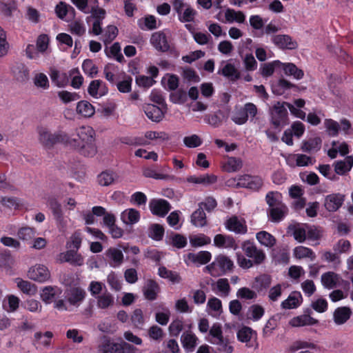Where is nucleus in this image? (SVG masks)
Masks as SVG:
<instances>
[{
  "instance_id": "5701e85b",
  "label": "nucleus",
  "mask_w": 353,
  "mask_h": 353,
  "mask_svg": "<svg viewBox=\"0 0 353 353\" xmlns=\"http://www.w3.org/2000/svg\"><path fill=\"white\" fill-rule=\"evenodd\" d=\"M288 208L285 204L275 208H268V216L269 219L274 223L281 221L288 214Z\"/></svg>"
},
{
  "instance_id": "f3484780",
  "label": "nucleus",
  "mask_w": 353,
  "mask_h": 353,
  "mask_svg": "<svg viewBox=\"0 0 353 353\" xmlns=\"http://www.w3.org/2000/svg\"><path fill=\"white\" fill-rule=\"evenodd\" d=\"M227 230L236 234H244L248 232V227L245 221H241L236 216H232L225 223Z\"/></svg>"
},
{
  "instance_id": "49530a36",
  "label": "nucleus",
  "mask_w": 353,
  "mask_h": 353,
  "mask_svg": "<svg viewBox=\"0 0 353 353\" xmlns=\"http://www.w3.org/2000/svg\"><path fill=\"white\" fill-rule=\"evenodd\" d=\"M191 223L196 227H203L207 224L206 215L202 208L199 207L192 214Z\"/></svg>"
},
{
  "instance_id": "c85d7f7f",
  "label": "nucleus",
  "mask_w": 353,
  "mask_h": 353,
  "mask_svg": "<svg viewBox=\"0 0 353 353\" xmlns=\"http://www.w3.org/2000/svg\"><path fill=\"white\" fill-rule=\"evenodd\" d=\"M334 172L339 175H344L348 172L353 166V158L347 156L345 161H337L334 163Z\"/></svg>"
},
{
  "instance_id": "3c124183",
  "label": "nucleus",
  "mask_w": 353,
  "mask_h": 353,
  "mask_svg": "<svg viewBox=\"0 0 353 353\" xmlns=\"http://www.w3.org/2000/svg\"><path fill=\"white\" fill-rule=\"evenodd\" d=\"M158 274L161 278L169 279L173 283H178L181 281V277L177 272L169 270L164 266L159 268Z\"/></svg>"
},
{
  "instance_id": "412c9836",
  "label": "nucleus",
  "mask_w": 353,
  "mask_h": 353,
  "mask_svg": "<svg viewBox=\"0 0 353 353\" xmlns=\"http://www.w3.org/2000/svg\"><path fill=\"white\" fill-rule=\"evenodd\" d=\"M108 89L105 84L99 79L93 80L90 83L88 92L94 98H99L108 93Z\"/></svg>"
},
{
  "instance_id": "a18cd8bd",
  "label": "nucleus",
  "mask_w": 353,
  "mask_h": 353,
  "mask_svg": "<svg viewBox=\"0 0 353 353\" xmlns=\"http://www.w3.org/2000/svg\"><path fill=\"white\" fill-rule=\"evenodd\" d=\"M294 256L299 259L308 258L311 261H314L316 259V254L312 249L302 245L297 246L294 249Z\"/></svg>"
},
{
  "instance_id": "f257e3e1",
  "label": "nucleus",
  "mask_w": 353,
  "mask_h": 353,
  "mask_svg": "<svg viewBox=\"0 0 353 353\" xmlns=\"http://www.w3.org/2000/svg\"><path fill=\"white\" fill-rule=\"evenodd\" d=\"M94 136L95 132L92 127L83 125L77 130V138L71 139L69 137L68 145L80 154L92 157L97 153Z\"/></svg>"
},
{
  "instance_id": "bf43d9fd",
  "label": "nucleus",
  "mask_w": 353,
  "mask_h": 353,
  "mask_svg": "<svg viewBox=\"0 0 353 353\" xmlns=\"http://www.w3.org/2000/svg\"><path fill=\"white\" fill-rule=\"evenodd\" d=\"M131 321L133 325L139 329H141L143 325L145 323V320L143 317V313L141 309L137 308L135 309L131 315Z\"/></svg>"
},
{
  "instance_id": "dca6fc26",
  "label": "nucleus",
  "mask_w": 353,
  "mask_h": 353,
  "mask_svg": "<svg viewBox=\"0 0 353 353\" xmlns=\"http://www.w3.org/2000/svg\"><path fill=\"white\" fill-rule=\"evenodd\" d=\"M61 262H67L73 266H81L84 263L83 256L74 250H68L60 254Z\"/></svg>"
},
{
  "instance_id": "b1692460",
  "label": "nucleus",
  "mask_w": 353,
  "mask_h": 353,
  "mask_svg": "<svg viewBox=\"0 0 353 353\" xmlns=\"http://www.w3.org/2000/svg\"><path fill=\"white\" fill-rule=\"evenodd\" d=\"M352 315V310L350 307L342 306L337 307L333 314V319L336 325L345 323Z\"/></svg>"
},
{
  "instance_id": "8fccbe9b",
  "label": "nucleus",
  "mask_w": 353,
  "mask_h": 353,
  "mask_svg": "<svg viewBox=\"0 0 353 353\" xmlns=\"http://www.w3.org/2000/svg\"><path fill=\"white\" fill-rule=\"evenodd\" d=\"M211 243V239L204 234L190 236V243L193 248L202 247Z\"/></svg>"
},
{
  "instance_id": "864d4df0",
  "label": "nucleus",
  "mask_w": 353,
  "mask_h": 353,
  "mask_svg": "<svg viewBox=\"0 0 353 353\" xmlns=\"http://www.w3.org/2000/svg\"><path fill=\"white\" fill-rule=\"evenodd\" d=\"M85 296L84 290L79 288H73L69 294L68 301L72 305H75L79 302L82 301Z\"/></svg>"
},
{
  "instance_id": "473e14b6",
  "label": "nucleus",
  "mask_w": 353,
  "mask_h": 353,
  "mask_svg": "<svg viewBox=\"0 0 353 353\" xmlns=\"http://www.w3.org/2000/svg\"><path fill=\"white\" fill-rule=\"evenodd\" d=\"M219 74L228 78L230 81L234 82L239 80L241 77L240 72L235 68V66L230 63H226Z\"/></svg>"
},
{
  "instance_id": "4c0bfd02",
  "label": "nucleus",
  "mask_w": 353,
  "mask_h": 353,
  "mask_svg": "<svg viewBox=\"0 0 353 353\" xmlns=\"http://www.w3.org/2000/svg\"><path fill=\"white\" fill-rule=\"evenodd\" d=\"M256 239L262 245L267 248H272L276 243V238L266 231H260L256 233Z\"/></svg>"
},
{
  "instance_id": "a211bd4d",
  "label": "nucleus",
  "mask_w": 353,
  "mask_h": 353,
  "mask_svg": "<svg viewBox=\"0 0 353 353\" xmlns=\"http://www.w3.org/2000/svg\"><path fill=\"white\" fill-rule=\"evenodd\" d=\"M75 72H78L77 69L71 70L69 73L60 72L58 70H54L51 72L50 77L57 86L59 88L65 87L69 83V80Z\"/></svg>"
},
{
  "instance_id": "a19ab883",
  "label": "nucleus",
  "mask_w": 353,
  "mask_h": 353,
  "mask_svg": "<svg viewBox=\"0 0 353 353\" xmlns=\"http://www.w3.org/2000/svg\"><path fill=\"white\" fill-rule=\"evenodd\" d=\"M77 112L84 117H90L94 112V106L87 101H80L77 105Z\"/></svg>"
},
{
  "instance_id": "9d476101",
  "label": "nucleus",
  "mask_w": 353,
  "mask_h": 353,
  "mask_svg": "<svg viewBox=\"0 0 353 353\" xmlns=\"http://www.w3.org/2000/svg\"><path fill=\"white\" fill-rule=\"evenodd\" d=\"M149 208L152 214L164 217L170 210L171 205L167 200L153 199L149 203Z\"/></svg>"
},
{
  "instance_id": "1a4fd4ad",
  "label": "nucleus",
  "mask_w": 353,
  "mask_h": 353,
  "mask_svg": "<svg viewBox=\"0 0 353 353\" xmlns=\"http://www.w3.org/2000/svg\"><path fill=\"white\" fill-rule=\"evenodd\" d=\"M143 110L150 120L159 123L165 117L167 107L160 108L154 104L147 103L143 105Z\"/></svg>"
},
{
  "instance_id": "052dcab7",
  "label": "nucleus",
  "mask_w": 353,
  "mask_h": 353,
  "mask_svg": "<svg viewBox=\"0 0 353 353\" xmlns=\"http://www.w3.org/2000/svg\"><path fill=\"white\" fill-rule=\"evenodd\" d=\"M17 287L25 294H34L37 292V287L34 284L28 281L18 279Z\"/></svg>"
},
{
  "instance_id": "f704fd0d",
  "label": "nucleus",
  "mask_w": 353,
  "mask_h": 353,
  "mask_svg": "<svg viewBox=\"0 0 353 353\" xmlns=\"http://www.w3.org/2000/svg\"><path fill=\"white\" fill-rule=\"evenodd\" d=\"M302 299V296L299 292H294L281 303V307L283 309L296 308L300 305Z\"/></svg>"
},
{
  "instance_id": "423d86ee",
  "label": "nucleus",
  "mask_w": 353,
  "mask_h": 353,
  "mask_svg": "<svg viewBox=\"0 0 353 353\" xmlns=\"http://www.w3.org/2000/svg\"><path fill=\"white\" fill-rule=\"evenodd\" d=\"M241 249L245 256L253 261L256 265L262 264L266 259L264 251L259 249L253 241L247 240L243 241L241 243Z\"/></svg>"
},
{
  "instance_id": "2eb2a0df",
  "label": "nucleus",
  "mask_w": 353,
  "mask_h": 353,
  "mask_svg": "<svg viewBox=\"0 0 353 353\" xmlns=\"http://www.w3.org/2000/svg\"><path fill=\"white\" fill-rule=\"evenodd\" d=\"M345 196L341 194H330L325 199L324 206L329 212H336L344 202Z\"/></svg>"
},
{
  "instance_id": "7ed1b4c3",
  "label": "nucleus",
  "mask_w": 353,
  "mask_h": 353,
  "mask_svg": "<svg viewBox=\"0 0 353 353\" xmlns=\"http://www.w3.org/2000/svg\"><path fill=\"white\" fill-rule=\"evenodd\" d=\"M38 133L40 143L47 149L52 148L57 143L68 145L69 141V136L63 131L52 133L48 128L40 127L38 128Z\"/></svg>"
},
{
  "instance_id": "0e129e2a",
  "label": "nucleus",
  "mask_w": 353,
  "mask_h": 353,
  "mask_svg": "<svg viewBox=\"0 0 353 353\" xmlns=\"http://www.w3.org/2000/svg\"><path fill=\"white\" fill-rule=\"evenodd\" d=\"M57 288L52 286L45 287L41 294V299L46 303L51 302L57 295Z\"/></svg>"
},
{
  "instance_id": "e2e57ef3",
  "label": "nucleus",
  "mask_w": 353,
  "mask_h": 353,
  "mask_svg": "<svg viewBox=\"0 0 353 353\" xmlns=\"http://www.w3.org/2000/svg\"><path fill=\"white\" fill-rule=\"evenodd\" d=\"M118 32V28L115 26H108L103 34L105 44L110 43L117 37Z\"/></svg>"
},
{
  "instance_id": "4d7b16f0",
  "label": "nucleus",
  "mask_w": 353,
  "mask_h": 353,
  "mask_svg": "<svg viewBox=\"0 0 353 353\" xmlns=\"http://www.w3.org/2000/svg\"><path fill=\"white\" fill-rule=\"evenodd\" d=\"M170 100L176 104H183L188 100V94L186 91L183 89L171 92L170 94Z\"/></svg>"
},
{
  "instance_id": "a878e982",
  "label": "nucleus",
  "mask_w": 353,
  "mask_h": 353,
  "mask_svg": "<svg viewBox=\"0 0 353 353\" xmlns=\"http://www.w3.org/2000/svg\"><path fill=\"white\" fill-rule=\"evenodd\" d=\"M143 292L147 300L154 301L157 298V294L159 292V285L154 280L149 279L147 281Z\"/></svg>"
},
{
  "instance_id": "4468645a",
  "label": "nucleus",
  "mask_w": 353,
  "mask_h": 353,
  "mask_svg": "<svg viewBox=\"0 0 353 353\" xmlns=\"http://www.w3.org/2000/svg\"><path fill=\"white\" fill-rule=\"evenodd\" d=\"M211 259L212 254L209 251H200L197 253H188L185 261L187 264H188V261H189L196 266H200L208 263Z\"/></svg>"
},
{
  "instance_id": "774afa93",
  "label": "nucleus",
  "mask_w": 353,
  "mask_h": 353,
  "mask_svg": "<svg viewBox=\"0 0 353 353\" xmlns=\"http://www.w3.org/2000/svg\"><path fill=\"white\" fill-rule=\"evenodd\" d=\"M35 230L30 227H23L19 230L17 235L20 239L29 241L35 236Z\"/></svg>"
},
{
  "instance_id": "c9c22d12",
  "label": "nucleus",
  "mask_w": 353,
  "mask_h": 353,
  "mask_svg": "<svg viewBox=\"0 0 353 353\" xmlns=\"http://www.w3.org/2000/svg\"><path fill=\"white\" fill-rule=\"evenodd\" d=\"M321 144L322 140L320 137L310 138L302 142L301 150L305 152H317L321 149Z\"/></svg>"
},
{
  "instance_id": "39448f33",
  "label": "nucleus",
  "mask_w": 353,
  "mask_h": 353,
  "mask_svg": "<svg viewBox=\"0 0 353 353\" xmlns=\"http://www.w3.org/2000/svg\"><path fill=\"white\" fill-rule=\"evenodd\" d=\"M285 101H277L270 108V123L275 129H281L288 124V113Z\"/></svg>"
},
{
  "instance_id": "e433bc0d",
  "label": "nucleus",
  "mask_w": 353,
  "mask_h": 353,
  "mask_svg": "<svg viewBox=\"0 0 353 353\" xmlns=\"http://www.w3.org/2000/svg\"><path fill=\"white\" fill-rule=\"evenodd\" d=\"M53 337V334L50 331H46L43 334L41 332H37L34 334L33 344L41 345L43 347H48L51 344V340Z\"/></svg>"
},
{
  "instance_id": "de8ad7c7",
  "label": "nucleus",
  "mask_w": 353,
  "mask_h": 353,
  "mask_svg": "<svg viewBox=\"0 0 353 353\" xmlns=\"http://www.w3.org/2000/svg\"><path fill=\"white\" fill-rule=\"evenodd\" d=\"M164 228L159 223L152 224L148 229V236L152 239L159 241L163 239Z\"/></svg>"
},
{
  "instance_id": "0eeeda50",
  "label": "nucleus",
  "mask_w": 353,
  "mask_h": 353,
  "mask_svg": "<svg viewBox=\"0 0 353 353\" xmlns=\"http://www.w3.org/2000/svg\"><path fill=\"white\" fill-rule=\"evenodd\" d=\"M257 114L256 105L252 103H246L243 107L236 110L232 115L231 119L237 125L245 124L249 117L252 120Z\"/></svg>"
},
{
  "instance_id": "aec40b11",
  "label": "nucleus",
  "mask_w": 353,
  "mask_h": 353,
  "mask_svg": "<svg viewBox=\"0 0 353 353\" xmlns=\"http://www.w3.org/2000/svg\"><path fill=\"white\" fill-rule=\"evenodd\" d=\"M109 265L112 268L119 267L123 262V254L116 248H110L105 252Z\"/></svg>"
},
{
  "instance_id": "13d9d810",
  "label": "nucleus",
  "mask_w": 353,
  "mask_h": 353,
  "mask_svg": "<svg viewBox=\"0 0 353 353\" xmlns=\"http://www.w3.org/2000/svg\"><path fill=\"white\" fill-rule=\"evenodd\" d=\"M121 143L132 146L145 145L148 143L145 139L140 137H123L120 138Z\"/></svg>"
},
{
  "instance_id": "393cba45",
  "label": "nucleus",
  "mask_w": 353,
  "mask_h": 353,
  "mask_svg": "<svg viewBox=\"0 0 353 353\" xmlns=\"http://www.w3.org/2000/svg\"><path fill=\"white\" fill-rule=\"evenodd\" d=\"M341 276L334 272H327L321 275V283L327 289H333L337 287Z\"/></svg>"
},
{
  "instance_id": "69168bd1",
  "label": "nucleus",
  "mask_w": 353,
  "mask_h": 353,
  "mask_svg": "<svg viewBox=\"0 0 353 353\" xmlns=\"http://www.w3.org/2000/svg\"><path fill=\"white\" fill-rule=\"evenodd\" d=\"M325 127L330 136H337L340 130V125L333 119H327L325 120Z\"/></svg>"
},
{
  "instance_id": "f8f14e48",
  "label": "nucleus",
  "mask_w": 353,
  "mask_h": 353,
  "mask_svg": "<svg viewBox=\"0 0 353 353\" xmlns=\"http://www.w3.org/2000/svg\"><path fill=\"white\" fill-rule=\"evenodd\" d=\"M28 276L31 280L43 283L49 279L50 274L47 267L39 264L30 268Z\"/></svg>"
},
{
  "instance_id": "603ef678",
  "label": "nucleus",
  "mask_w": 353,
  "mask_h": 353,
  "mask_svg": "<svg viewBox=\"0 0 353 353\" xmlns=\"http://www.w3.org/2000/svg\"><path fill=\"white\" fill-rule=\"evenodd\" d=\"M55 12L59 19H64L68 13L71 12L74 15L75 10L73 7L68 5L65 2L60 1L55 7Z\"/></svg>"
},
{
  "instance_id": "09e8293b",
  "label": "nucleus",
  "mask_w": 353,
  "mask_h": 353,
  "mask_svg": "<svg viewBox=\"0 0 353 353\" xmlns=\"http://www.w3.org/2000/svg\"><path fill=\"white\" fill-rule=\"evenodd\" d=\"M237 339L242 343H248L254 336L256 338V332L251 327L244 326L237 332Z\"/></svg>"
},
{
  "instance_id": "5fc2aeb1",
  "label": "nucleus",
  "mask_w": 353,
  "mask_h": 353,
  "mask_svg": "<svg viewBox=\"0 0 353 353\" xmlns=\"http://www.w3.org/2000/svg\"><path fill=\"white\" fill-rule=\"evenodd\" d=\"M82 243V236L79 231L74 232L70 237V241L66 243V247L69 250H74L78 252Z\"/></svg>"
},
{
  "instance_id": "20e7f679",
  "label": "nucleus",
  "mask_w": 353,
  "mask_h": 353,
  "mask_svg": "<svg viewBox=\"0 0 353 353\" xmlns=\"http://www.w3.org/2000/svg\"><path fill=\"white\" fill-rule=\"evenodd\" d=\"M205 268L212 276H219L232 272L234 268V263L228 256L224 254H219Z\"/></svg>"
},
{
  "instance_id": "680f3d73",
  "label": "nucleus",
  "mask_w": 353,
  "mask_h": 353,
  "mask_svg": "<svg viewBox=\"0 0 353 353\" xmlns=\"http://www.w3.org/2000/svg\"><path fill=\"white\" fill-rule=\"evenodd\" d=\"M114 303V297L110 293H105L98 296L97 305L99 308L105 309Z\"/></svg>"
},
{
  "instance_id": "c03bdc74",
  "label": "nucleus",
  "mask_w": 353,
  "mask_h": 353,
  "mask_svg": "<svg viewBox=\"0 0 353 353\" xmlns=\"http://www.w3.org/2000/svg\"><path fill=\"white\" fill-rule=\"evenodd\" d=\"M121 219L126 224H134L140 219L139 212L134 208H130L125 210L121 215Z\"/></svg>"
},
{
  "instance_id": "72a5a7b5",
  "label": "nucleus",
  "mask_w": 353,
  "mask_h": 353,
  "mask_svg": "<svg viewBox=\"0 0 353 353\" xmlns=\"http://www.w3.org/2000/svg\"><path fill=\"white\" fill-rule=\"evenodd\" d=\"M198 339L196 335L191 332L183 333L181 337V341L183 348L187 352H192L196 347Z\"/></svg>"
},
{
  "instance_id": "cd10ccee",
  "label": "nucleus",
  "mask_w": 353,
  "mask_h": 353,
  "mask_svg": "<svg viewBox=\"0 0 353 353\" xmlns=\"http://www.w3.org/2000/svg\"><path fill=\"white\" fill-rule=\"evenodd\" d=\"M14 78L19 81H25L29 77V70L23 63H16L11 68Z\"/></svg>"
},
{
  "instance_id": "58836bf2",
  "label": "nucleus",
  "mask_w": 353,
  "mask_h": 353,
  "mask_svg": "<svg viewBox=\"0 0 353 353\" xmlns=\"http://www.w3.org/2000/svg\"><path fill=\"white\" fill-rule=\"evenodd\" d=\"M117 177V173L108 170L102 172L97 176V181L101 186H109L114 182Z\"/></svg>"
},
{
  "instance_id": "6e6552de",
  "label": "nucleus",
  "mask_w": 353,
  "mask_h": 353,
  "mask_svg": "<svg viewBox=\"0 0 353 353\" xmlns=\"http://www.w3.org/2000/svg\"><path fill=\"white\" fill-rule=\"evenodd\" d=\"M263 185V181L259 176L243 174L237 178L236 186L259 191Z\"/></svg>"
},
{
  "instance_id": "79ce46f5",
  "label": "nucleus",
  "mask_w": 353,
  "mask_h": 353,
  "mask_svg": "<svg viewBox=\"0 0 353 353\" xmlns=\"http://www.w3.org/2000/svg\"><path fill=\"white\" fill-rule=\"evenodd\" d=\"M265 201L269 208L280 206L284 203L282 202V194L277 191H270L265 195Z\"/></svg>"
},
{
  "instance_id": "4be33fe9",
  "label": "nucleus",
  "mask_w": 353,
  "mask_h": 353,
  "mask_svg": "<svg viewBox=\"0 0 353 353\" xmlns=\"http://www.w3.org/2000/svg\"><path fill=\"white\" fill-rule=\"evenodd\" d=\"M272 276L268 274H261L254 278L252 288L259 293L265 292L272 283Z\"/></svg>"
},
{
  "instance_id": "c756f323",
  "label": "nucleus",
  "mask_w": 353,
  "mask_h": 353,
  "mask_svg": "<svg viewBox=\"0 0 353 353\" xmlns=\"http://www.w3.org/2000/svg\"><path fill=\"white\" fill-rule=\"evenodd\" d=\"M288 233L299 243H303L306 240V230L299 223L290 225L288 228Z\"/></svg>"
},
{
  "instance_id": "338daca9",
  "label": "nucleus",
  "mask_w": 353,
  "mask_h": 353,
  "mask_svg": "<svg viewBox=\"0 0 353 353\" xmlns=\"http://www.w3.org/2000/svg\"><path fill=\"white\" fill-rule=\"evenodd\" d=\"M13 263V258L9 250H4L0 252V267L7 269L10 268Z\"/></svg>"
},
{
  "instance_id": "bb28decb",
  "label": "nucleus",
  "mask_w": 353,
  "mask_h": 353,
  "mask_svg": "<svg viewBox=\"0 0 353 353\" xmlns=\"http://www.w3.org/2000/svg\"><path fill=\"white\" fill-rule=\"evenodd\" d=\"M221 164V167L224 171L234 172L239 170L242 168L243 161L240 158L228 157L223 161Z\"/></svg>"
},
{
  "instance_id": "9b49d317",
  "label": "nucleus",
  "mask_w": 353,
  "mask_h": 353,
  "mask_svg": "<svg viewBox=\"0 0 353 353\" xmlns=\"http://www.w3.org/2000/svg\"><path fill=\"white\" fill-rule=\"evenodd\" d=\"M150 43L159 52H167L170 49V46L165 34L162 32H154L150 38Z\"/></svg>"
},
{
  "instance_id": "37998d69",
  "label": "nucleus",
  "mask_w": 353,
  "mask_h": 353,
  "mask_svg": "<svg viewBox=\"0 0 353 353\" xmlns=\"http://www.w3.org/2000/svg\"><path fill=\"white\" fill-rule=\"evenodd\" d=\"M283 65L284 73L288 76H293L296 79H301L303 77L304 72L302 70L298 68L292 63H281Z\"/></svg>"
},
{
  "instance_id": "ea45409f",
  "label": "nucleus",
  "mask_w": 353,
  "mask_h": 353,
  "mask_svg": "<svg viewBox=\"0 0 353 353\" xmlns=\"http://www.w3.org/2000/svg\"><path fill=\"white\" fill-rule=\"evenodd\" d=\"M225 17L228 23L235 21L239 23H243L245 21V16L242 11H236L231 8H228L225 10Z\"/></svg>"
},
{
  "instance_id": "2f4dec72",
  "label": "nucleus",
  "mask_w": 353,
  "mask_h": 353,
  "mask_svg": "<svg viewBox=\"0 0 353 353\" xmlns=\"http://www.w3.org/2000/svg\"><path fill=\"white\" fill-rule=\"evenodd\" d=\"M297 89V86L285 79H281L272 86V92L276 95H282L285 91L290 89Z\"/></svg>"
},
{
  "instance_id": "6e6d98bb",
  "label": "nucleus",
  "mask_w": 353,
  "mask_h": 353,
  "mask_svg": "<svg viewBox=\"0 0 353 353\" xmlns=\"http://www.w3.org/2000/svg\"><path fill=\"white\" fill-rule=\"evenodd\" d=\"M82 69L83 72L90 77H94L98 73V67L94 63L93 61L87 59L82 63Z\"/></svg>"
},
{
  "instance_id": "f03ea898",
  "label": "nucleus",
  "mask_w": 353,
  "mask_h": 353,
  "mask_svg": "<svg viewBox=\"0 0 353 353\" xmlns=\"http://www.w3.org/2000/svg\"><path fill=\"white\" fill-rule=\"evenodd\" d=\"M137 347L122 341L116 343L110 337L103 336L97 347L98 353H135Z\"/></svg>"
},
{
  "instance_id": "7c9ffc66",
  "label": "nucleus",
  "mask_w": 353,
  "mask_h": 353,
  "mask_svg": "<svg viewBox=\"0 0 353 353\" xmlns=\"http://www.w3.org/2000/svg\"><path fill=\"white\" fill-rule=\"evenodd\" d=\"M47 204L52 211L54 219L58 221H62L63 219V214L61 203L54 197H49L47 201Z\"/></svg>"
},
{
  "instance_id": "6ab92c4d",
  "label": "nucleus",
  "mask_w": 353,
  "mask_h": 353,
  "mask_svg": "<svg viewBox=\"0 0 353 353\" xmlns=\"http://www.w3.org/2000/svg\"><path fill=\"white\" fill-rule=\"evenodd\" d=\"M307 314H304L292 318L290 321V325L292 327H302L305 325H314L319 323V321L310 316L311 310L307 309Z\"/></svg>"
},
{
  "instance_id": "ddd939ff",
  "label": "nucleus",
  "mask_w": 353,
  "mask_h": 353,
  "mask_svg": "<svg viewBox=\"0 0 353 353\" xmlns=\"http://www.w3.org/2000/svg\"><path fill=\"white\" fill-rule=\"evenodd\" d=\"M272 43L282 50H294L298 47L296 41L288 34H276L272 37Z\"/></svg>"
}]
</instances>
